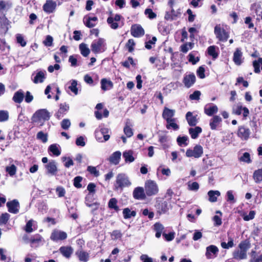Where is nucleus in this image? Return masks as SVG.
I'll return each mask as SVG.
<instances>
[{
	"label": "nucleus",
	"mask_w": 262,
	"mask_h": 262,
	"mask_svg": "<svg viewBox=\"0 0 262 262\" xmlns=\"http://www.w3.org/2000/svg\"><path fill=\"white\" fill-rule=\"evenodd\" d=\"M131 184L128 177L125 173H120L116 177L114 187L115 190H122L124 188L129 187Z\"/></svg>",
	"instance_id": "1"
},
{
	"label": "nucleus",
	"mask_w": 262,
	"mask_h": 262,
	"mask_svg": "<svg viewBox=\"0 0 262 262\" xmlns=\"http://www.w3.org/2000/svg\"><path fill=\"white\" fill-rule=\"evenodd\" d=\"M239 249L235 250L233 253V257L241 260L247 258V251L250 248V245L246 242H242L238 246Z\"/></svg>",
	"instance_id": "2"
},
{
	"label": "nucleus",
	"mask_w": 262,
	"mask_h": 262,
	"mask_svg": "<svg viewBox=\"0 0 262 262\" xmlns=\"http://www.w3.org/2000/svg\"><path fill=\"white\" fill-rule=\"evenodd\" d=\"M145 190L147 195L151 196L158 193L159 187L155 181L148 180L145 183Z\"/></svg>",
	"instance_id": "3"
},
{
	"label": "nucleus",
	"mask_w": 262,
	"mask_h": 262,
	"mask_svg": "<svg viewBox=\"0 0 262 262\" xmlns=\"http://www.w3.org/2000/svg\"><path fill=\"white\" fill-rule=\"evenodd\" d=\"M110 130L106 128H102L99 130H96L95 136L96 140L100 142L107 141L110 137L109 133Z\"/></svg>",
	"instance_id": "4"
},
{
	"label": "nucleus",
	"mask_w": 262,
	"mask_h": 262,
	"mask_svg": "<svg viewBox=\"0 0 262 262\" xmlns=\"http://www.w3.org/2000/svg\"><path fill=\"white\" fill-rule=\"evenodd\" d=\"M203 153V147L199 145L194 146L193 149H188L186 150V156L187 157H194L199 158L201 157Z\"/></svg>",
	"instance_id": "5"
},
{
	"label": "nucleus",
	"mask_w": 262,
	"mask_h": 262,
	"mask_svg": "<svg viewBox=\"0 0 262 262\" xmlns=\"http://www.w3.org/2000/svg\"><path fill=\"white\" fill-rule=\"evenodd\" d=\"M45 168L47 170V174L51 176L56 175L58 172L57 163L54 160L50 161L45 165Z\"/></svg>",
	"instance_id": "6"
},
{
	"label": "nucleus",
	"mask_w": 262,
	"mask_h": 262,
	"mask_svg": "<svg viewBox=\"0 0 262 262\" xmlns=\"http://www.w3.org/2000/svg\"><path fill=\"white\" fill-rule=\"evenodd\" d=\"M250 134L251 132L249 128L244 126H241L238 127L237 136L242 140H247L250 137Z\"/></svg>",
	"instance_id": "7"
},
{
	"label": "nucleus",
	"mask_w": 262,
	"mask_h": 262,
	"mask_svg": "<svg viewBox=\"0 0 262 262\" xmlns=\"http://www.w3.org/2000/svg\"><path fill=\"white\" fill-rule=\"evenodd\" d=\"M34 115L35 118L39 121H47L50 118L49 112L46 109H41L36 111Z\"/></svg>",
	"instance_id": "8"
},
{
	"label": "nucleus",
	"mask_w": 262,
	"mask_h": 262,
	"mask_svg": "<svg viewBox=\"0 0 262 262\" xmlns=\"http://www.w3.org/2000/svg\"><path fill=\"white\" fill-rule=\"evenodd\" d=\"M67 237V234L65 232L59 230H54L51 233L50 238L53 241L63 240Z\"/></svg>",
	"instance_id": "9"
},
{
	"label": "nucleus",
	"mask_w": 262,
	"mask_h": 262,
	"mask_svg": "<svg viewBox=\"0 0 262 262\" xmlns=\"http://www.w3.org/2000/svg\"><path fill=\"white\" fill-rule=\"evenodd\" d=\"M56 6V2L53 0H47L43 5V9L46 12L51 13L55 10Z\"/></svg>",
	"instance_id": "10"
},
{
	"label": "nucleus",
	"mask_w": 262,
	"mask_h": 262,
	"mask_svg": "<svg viewBox=\"0 0 262 262\" xmlns=\"http://www.w3.org/2000/svg\"><path fill=\"white\" fill-rule=\"evenodd\" d=\"M7 206L8 208V211L14 214L18 212L19 204L17 200H14L12 201L7 202Z\"/></svg>",
	"instance_id": "11"
},
{
	"label": "nucleus",
	"mask_w": 262,
	"mask_h": 262,
	"mask_svg": "<svg viewBox=\"0 0 262 262\" xmlns=\"http://www.w3.org/2000/svg\"><path fill=\"white\" fill-rule=\"evenodd\" d=\"M195 81V76L193 74L186 75L184 76L183 82L186 87H191Z\"/></svg>",
	"instance_id": "12"
},
{
	"label": "nucleus",
	"mask_w": 262,
	"mask_h": 262,
	"mask_svg": "<svg viewBox=\"0 0 262 262\" xmlns=\"http://www.w3.org/2000/svg\"><path fill=\"white\" fill-rule=\"evenodd\" d=\"M218 251V248L215 246L210 245L206 248V256L208 259L213 258L216 256Z\"/></svg>",
	"instance_id": "13"
},
{
	"label": "nucleus",
	"mask_w": 262,
	"mask_h": 262,
	"mask_svg": "<svg viewBox=\"0 0 262 262\" xmlns=\"http://www.w3.org/2000/svg\"><path fill=\"white\" fill-rule=\"evenodd\" d=\"M175 110L169 109L167 107L164 108L162 113V117L166 120V121L173 119L172 117L174 116Z\"/></svg>",
	"instance_id": "14"
},
{
	"label": "nucleus",
	"mask_w": 262,
	"mask_h": 262,
	"mask_svg": "<svg viewBox=\"0 0 262 262\" xmlns=\"http://www.w3.org/2000/svg\"><path fill=\"white\" fill-rule=\"evenodd\" d=\"M104 45V40L103 39H99L98 40H95L92 44V51L94 53L99 52L102 47Z\"/></svg>",
	"instance_id": "15"
},
{
	"label": "nucleus",
	"mask_w": 262,
	"mask_h": 262,
	"mask_svg": "<svg viewBox=\"0 0 262 262\" xmlns=\"http://www.w3.org/2000/svg\"><path fill=\"white\" fill-rule=\"evenodd\" d=\"M133 196L136 199H144L146 195L143 188L141 187H136L133 191Z\"/></svg>",
	"instance_id": "16"
},
{
	"label": "nucleus",
	"mask_w": 262,
	"mask_h": 262,
	"mask_svg": "<svg viewBox=\"0 0 262 262\" xmlns=\"http://www.w3.org/2000/svg\"><path fill=\"white\" fill-rule=\"evenodd\" d=\"M79 260L81 261L86 262L89 259V254L82 250H77L75 253Z\"/></svg>",
	"instance_id": "17"
},
{
	"label": "nucleus",
	"mask_w": 262,
	"mask_h": 262,
	"mask_svg": "<svg viewBox=\"0 0 262 262\" xmlns=\"http://www.w3.org/2000/svg\"><path fill=\"white\" fill-rule=\"evenodd\" d=\"M60 252L67 258H69L73 252V249L71 247L62 246L59 249Z\"/></svg>",
	"instance_id": "18"
},
{
	"label": "nucleus",
	"mask_w": 262,
	"mask_h": 262,
	"mask_svg": "<svg viewBox=\"0 0 262 262\" xmlns=\"http://www.w3.org/2000/svg\"><path fill=\"white\" fill-rule=\"evenodd\" d=\"M222 122V118L219 116H214L210 120L209 125L212 130H215L220 123Z\"/></svg>",
	"instance_id": "19"
},
{
	"label": "nucleus",
	"mask_w": 262,
	"mask_h": 262,
	"mask_svg": "<svg viewBox=\"0 0 262 262\" xmlns=\"http://www.w3.org/2000/svg\"><path fill=\"white\" fill-rule=\"evenodd\" d=\"M121 156V152L120 151H115L110 157L109 161L114 165H117L120 162Z\"/></svg>",
	"instance_id": "20"
},
{
	"label": "nucleus",
	"mask_w": 262,
	"mask_h": 262,
	"mask_svg": "<svg viewBox=\"0 0 262 262\" xmlns=\"http://www.w3.org/2000/svg\"><path fill=\"white\" fill-rule=\"evenodd\" d=\"M186 119L190 126H194L198 123V120L196 119V116H193L192 113L190 112L187 113L186 115Z\"/></svg>",
	"instance_id": "21"
},
{
	"label": "nucleus",
	"mask_w": 262,
	"mask_h": 262,
	"mask_svg": "<svg viewBox=\"0 0 262 262\" xmlns=\"http://www.w3.org/2000/svg\"><path fill=\"white\" fill-rule=\"evenodd\" d=\"M8 20L5 17L0 18V33H6L8 31Z\"/></svg>",
	"instance_id": "22"
},
{
	"label": "nucleus",
	"mask_w": 262,
	"mask_h": 262,
	"mask_svg": "<svg viewBox=\"0 0 262 262\" xmlns=\"http://www.w3.org/2000/svg\"><path fill=\"white\" fill-rule=\"evenodd\" d=\"M24 97L25 95L23 91L19 90L14 93L12 99L15 103H20Z\"/></svg>",
	"instance_id": "23"
},
{
	"label": "nucleus",
	"mask_w": 262,
	"mask_h": 262,
	"mask_svg": "<svg viewBox=\"0 0 262 262\" xmlns=\"http://www.w3.org/2000/svg\"><path fill=\"white\" fill-rule=\"evenodd\" d=\"M242 52L239 49H236L233 54V61L236 65H240L242 62Z\"/></svg>",
	"instance_id": "24"
},
{
	"label": "nucleus",
	"mask_w": 262,
	"mask_h": 262,
	"mask_svg": "<svg viewBox=\"0 0 262 262\" xmlns=\"http://www.w3.org/2000/svg\"><path fill=\"white\" fill-rule=\"evenodd\" d=\"M133 151L131 150H126L123 152V157L126 163H132L135 161L133 157Z\"/></svg>",
	"instance_id": "25"
},
{
	"label": "nucleus",
	"mask_w": 262,
	"mask_h": 262,
	"mask_svg": "<svg viewBox=\"0 0 262 262\" xmlns=\"http://www.w3.org/2000/svg\"><path fill=\"white\" fill-rule=\"evenodd\" d=\"M221 195V193L218 190H210L208 192L209 201L210 202H215L217 201V198Z\"/></svg>",
	"instance_id": "26"
},
{
	"label": "nucleus",
	"mask_w": 262,
	"mask_h": 262,
	"mask_svg": "<svg viewBox=\"0 0 262 262\" xmlns=\"http://www.w3.org/2000/svg\"><path fill=\"white\" fill-rule=\"evenodd\" d=\"M113 82L105 78L102 79L101 80V88L103 91H106L113 88Z\"/></svg>",
	"instance_id": "27"
},
{
	"label": "nucleus",
	"mask_w": 262,
	"mask_h": 262,
	"mask_svg": "<svg viewBox=\"0 0 262 262\" xmlns=\"http://www.w3.org/2000/svg\"><path fill=\"white\" fill-rule=\"evenodd\" d=\"M202 131V128L199 126H196L194 128H190L189 129V133L192 139L197 138L199 134H200Z\"/></svg>",
	"instance_id": "28"
},
{
	"label": "nucleus",
	"mask_w": 262,
	"mask_h": 262,
	"mask_svg": "<svg viewBox=\"0 0 262 262\" xmlns=\"http://www.w3.org/2000/svg\"><path fill=\"white\" fill-rule=\"evenodd\" d=\"M97 20L98 18L97 17L84 18L85 24L89 28H92L94 27L96 25Z\"/></svg>",
	"instance_id": "29"
},
{
	"label": "nucleus",
	"mask_w": 262,
	"mask_h": 262,
	"mask_svg": "<svg viewBox=\"0 0 262 262\" xmlns=\"http://www.w3.org/2000/svg\"><path fill=\"white\" fill-rule=\"evenodd\" d=\"M253 178L256 183H259L262 181V169H258L254 171Z\"/></svg>",
	"instance_id": "30"
},
{
	"label": "nucleus",
	"mask_w": 262,
	"mask_h": 262,
	"mask_svg": "<svg viewBox=\"0 0 262 262\" xmlns=\"http://www.w3.org/2000/svg\"><path fill=\"white\" fill-rule=\"evenodd\" d=\"M69 107L68 105L66 104H61L58 111L56 113V117L58 119H60L63 116V114L69 110Z\"/></svg>",
	"instance_id": "31"
},
{
	"label": "nucleus",
	"mask_w": 262,
	"mask_h": 262,
	"mask_svg": "<svg viewBox=\"0 0 262 262\" xmlns=\"http://www.w3.org/2000/svg\"><path fill=\"white\" fill-rule=\"evenodd\" d=\"M238 160L240 162H244L247 164H250L252 162L251 156L249 153L244 152L242 156L238 158Z\"/></svg>",
	"instance_id": "32"
},
{
	"label": "nucleus",
	"mask_w": 262,
	"mask_h": 262,
	"mask_svg": "<svg viewBox=\"0 0 262 262\" xmlns=\"http://www.w3.org/2000/svg\"><path fill=\"white\" fill-rule=\"evenodd\" d=\"M45 79V72L39 71L36 74L34 79V82L37 83H41Z\"/></svg>",
	"instance_id": "33"
},
{
	"label": "nucleus",
	"mask_w": 262,
	"mask_h": 262,
	"mask_svg": "<svg viewBox=\"0 0 262 262\" xmlns=\"http://www.w3.org/2000/svg\"><path fill=\"white\" fill-rule=\"evenodd\" d=\"M262 70V58H259L257 60H255L253 62V66L254 68V72L256 73H259L260 72V66Z\"/></svg>",
	"instance_id": "34"
},
{
	"label": "nucleus",
	"mask_w": 262,
	"mask_h": 262,
	"mask_svg": "<svg viewBox=\"0 0 262 262\" xmlns=\"http://www.w3.org/2000/svg\"><path fill=\"white\" fill-rule=\"evenodd\" d=\"M154 229L156 231V237L159 238L161 236L164 229L163 226L159 223H157L154 225Z\"/></svg>",
	"instance_id": "35"
},
{
	"label": "nucleus",
	"mask_w": 262,
	"mask_h": 262,
	"mask_svg": "<svg viewBox=\"0 0 262 262\" xmlns=\"http://www.w3.org/2000/svg\"><path fill=\"white\" fill-rule=\"evenodd\" d=\"M218 111V108L216 105H213L209 107L205 108V113L208 116H211L213 114H215Z\"/></svg>",
	"instance_id": "36"
},
{
	"label": "nucleus",
	"mask_w": 262,
	"mask_h": 262,
	"mask_svg": "<svg viewBox=\"0 0 262 262\" xmlns=\"http://www.w3.org/2000/svg\"><path fill=\"white\" fill-rule=\"evenodd\" d=\"M123 214L125 219H129L132 216H135L136 215V213L135 211H131L128 208L124 209Z\"/></svg>",
	"instance_id": "37"
},
{
	"label": "nucleus",
	"mask_w": 262,
	"mask_h": 262,
	"mask_svg": "<svg viewBox=\"0 0 262 262\" xmlns=\"http://www.w3.org/2000/svg\"><path fill=\"white\" fill-rule=\"evenodd\" d=\"M79 49L81 51V54L85 57H86L90 52L89 49L84 43H81L80 45Z\"/></svg>",
	"instance_id": "38"
},
{
	"label": "nucleus",
	"mask_w": 262,
	"mask_h": 262,
	"mask_svg": "<svg viewBox=\"0 0 262 262\" xmlns=\"http://www.w3.org/2000/svg\"><path fill=\"white\" fill-rule=\"evenodd\" d=\"M208 53L211 56L213 59H215L218 56V53L216 51V47L214 46H210L207 49Z\"/></svg>",
	"instance_id": "39"
},
{
	"label": "nucleus",
	"mask_w": 262,
	"mask_h": 262,
	"mask_svg": "<svg viewBox=\"0 0 262 262\" xmlns=\"http://www.w3.org/2000/svg\"><path fill=\"white\" fill-rule=\"evenodd\" d=\"M188 189L191 191H196L199 189V184L198 182H194L191 183L190 182H188Z\"/></svg>",
	"instance_id": "40"
},
{
	"label": "nucleus",
	"mask_w": 262,
	"mask_h": 262,
	"mask_svg": "<svg viewBox=\"0 0 262 262\" xmlns=\"http://www.w3.org/2000/svg\"><path fill=\"white\" fill-rule=\"evenodd\" d=\"M175 119L169 120L167 122L166 128L170 129L172 128L174 130H177L179 129V125L174 122Z\"/></svg>",
	"instance_id": "41"
},
{
	"label": "nucleus",
	"mask_w": 262,
	"mask_h": 262,
	"mask_svg": "<svg viewBox=\"0 0 262 262\" xmlns=\"http://www.w3.org/2000/svg\"><path fill=\"white\" fill-rule=\"evenodd\" d=\"M16 169V167L14 164H12L10 166H7L6 167V171L10 176H13L15 174Z\"/></svg>",
	"instance_id": "42"
},
{
	"label": "nucleus",
	"mask_w": 262,
	"mask_h": 262,
	"mask_svg": "<svg viewBox=\"0 0 262 262\" xmlns=\"http://www.w3.org/2000/svg\"><path fill=\"white\" fill-rule=\"evenodd\" d=\"M10 218V215L8 213H3L0 215V225L6 224Z\"/></svg>",
	"instance_id": "43"
},
{
	"label": "nucleus",
	"mask_w": 262,
	"mask_h": 262,
	"mask_svg": "<svg viewBox=\"0 0 262 262\" xmlns=\"http://www.w3.org/2000/svg\"><path fill=\"white\" fill-rule=\"evenodd\" d=\"M250 262H262V254L258 256H256L255 251L251 252V259Z\"/></svg>",
	"instance_id": "44"
},
{
	"label": "nucleus",
	"mask_w": 262,
	"mask_h": 262,
	"mask_svg": "<svg viewBox=\"0 0 262 262\" xmlns=\"http://www.w3.org/2000/svg\"><path fill=\"white\" fill-rule=\"evenodd\" d=\"M117 201L115 198H112L108 202V207L110 208L114 209L115 210L118 211L119 208L117 205Z\"/></svg>",
	"instance_id": "45"
},
{
	"label": "nucleus",
	"mask_w": 262,
	"mask_h": 262,
	"mask_svg": "<svg viewBox=\"0 0 262 262\" xmlns=\"http://www.w3.org/2000/svg\"><path fill=\"white\" fill-rule=\"evenodd\" d=\"M11 7V4L8 2L0 1V11L8 9Z\"/></svg>",
	"instance_id": "46"
},
{
	"label": "nucleus",
	"mask_w": 262,
	"mask_h": 262,
	"mask_svg": "<svg viewBox=\"0 0 262 262\" xmlns=\"http://www.w3.org/2000/svg\"><path fill=\"white\" fill-rule=\"evenodd\" d=\"M9 118V113L7 111H0V122L7 121Z\"/></svg>",
	"instance_id": "47"
},
{
	"label": "nucleus",
	"mask_w": 262,
	"mask_h": 262,
	"mask_svg": "<svg viewBox=\"0 0 262 262\" xmlns=\"http://www.w3.org/2000/svg\"><path fill=\"white\" fill-rule=\"evenodd\" d=\"M255 211L253 210H251L249 212V214H246L245 213L243 214V219L246 221H248L249 220L253 219L255 216Z\"/></svg>",
	"instance_id": "48"
},
{
	"label": "nucleus",
	"mask_w": 262,
	"mask_h": 262,
	"mask_svg": "<svg viewBox=\"0 0 262 262\" xmlns=\"http://www.w3.org/2000/svg\"><path fill=\"white\" fill-rule=\"evenodd\" d=\"M49 149L54 155L58 156L60 155V151L59 150L57 146L55 144L50 145Z\"/></svg>",
	"instance_id": "49"
},
{
	"label": "nucleus",
	"mask_w": 262,
	"mask_h": 262,
	"mask_svg": "<svg viewBox=\"0 0 262 262\" xmlns=\"http://www.w3.org/2000/svg\"><path fill=\"white\" fill-rule=\"evenodd\" d=\"M62 160L63 162H64V165L67 168L74 164L73 160L70 157H62Z\"/></svg>",
	"instance_id": "50"
},
{
	"label": "nucleus",
	"mask_w": 262,
	"mask_h": 262,
	"mask_svg": "<svg viewBox=\"0 0 262 262\" xmlns=\"http://www.w3.org/2000/svg\"><path fill=\"white\" fill-rule=\"evenodd\" d=\"M131 33H143L144 30L140 25H135L132 27Z\"/></svg>",
	"instance_id": "51"
},
{
	"label": "nucleus",
	"mask_w": 262,
	"mask_h": 262,
	"mask_svg": "<svg viewBox=\"0 0 262 262\" xmlns=\"http://www.w3.org/2000/svg\"><path fill=\"white\" fill-rule=\"evenodd\" d=\"M193 47V43L191 42L186 43L181 46V51L184 53H186L190 49Z\"/></svg>",
	"instance_id": "52"
},
{
	"label": "nucleus",
	"mask_w": 262,
	"mask_h": 262,
	"mask_svg": "<svg viewBox=\"0 0 262 262\" xmlns=\"http://www.w3.org/2000/svg\"><path fill=\"white\" fill-rule=\"evenodd\" d=\"M77 84V81L76 80H73L72 81L71 85L69 87V89L75 95H77L78 94Z\"/></svg>",
	"instance_id": "53"
},
{
	"label": "nucleus",
	"mask_w": 262,
	"mask_h": 262,
	"mask_svg": "<svg viewBox=\"0 0 262 262\" xmlns=\"http://www.w3.org/2000/svg\"><path fill=\"white\" fill-rule=\"evenodd\" d=\"M56 192L58 196L61 198L64 196L66 194V190L63 187L61 186H58L56 188Z\"/></svg>",
	"instance_id": "54"
},
{
	"label": "nucleus",
	"mask_w": 262,
	"mask_h": 262,
	"mask_svg": "<svg viewBox=\"0 0 262 262\" xmlns=\"http://www.w3.org/2000/svg\"><path fill=\"white\" fill-rule=\"evenodd\" d=\"M37 138L40 140L43 143L47 141V135L43 133L42 132H39L37 135Z\"/></svg>",
	"instance_id": "55"
},
{
	"label": "nucleus",
	"mask_w": 262,
	"mask_h": 262,
	"mask_svg": "<svg viewBox=\"0 0 262 262\" xmlns=\"http://www.w3.org/2000/svg\"><path fill=\"white\" fill-rule=\"evenodd\" d=\"M71 125V122L70 120L65 119H63L61 122V127L63 129H68Z\"/></svg>",
	"instance_id": "56"
},
{
	"label": "nucleus",
	"mask_w": 262,
	"mask_h": 262,
	"mask_svg": "<svg viewBox=\"0 0 262 262\" xmlns=\"http://www.w3.org/2000/svg\"><path fill=\"white\" fill-rule=\"evenodd\" d=\"M156 41L157 38L156 37H153L151 40H149L146 42L145 48L148 50L151 49L152 48V45H155Z\"/></svg>",
	"instance_id": "57"
},
{
	"label": "nucleus",
	"mask_w": 262,
	"mask_h": 262,
	"mask_svg": "<svg viewBox=\"0 0 262 262\" xmlns=\"http://www.w3.org/2000/svg\"><path fill=\"white\" fill-rule=\"evenodd\" d=\"M233 240L232 238H230V240L226 243L225 242H222L221 243V246L222 248L224 249H229V248H231L233 246Z\"/></svg>",
	"instance_id": "58"
},
{
	"label": "nucleus",
	"mask_w": 262,
	"mask_h": 262,
	"mask_svg": "<svg viewBox=\"0 0 262 262\" xmlns=\"http://www.w3.org/2000/svg\"><path fill=\"white\" fill-rule=\"evenodd\" d=\"M135 45L134 40L132 39H130L128 40L126 46L128 48V50L129 52H132L134 50V47Z\"/></svg>",
	"instance_id": "59"
},
{
	"label": "nucleus",
	"mask_w": 262,
	"mask_h": 262,
	"mask_svg": "<svg viewBox=\"0 0 262 262\" xmlns=\"http://www.w3.org/2000/svg\"><path fill=\"white\" fill-rule=\"evenodd\" d=\"M82 179V177L79 176L75 177L74 179V185L77 188H81L82 185L80 184V182H81Z\"/></svg>",
	"instance_id": "60"
},
{
	"label": "nucleus",
	"mask_w": 262,
	"mask_h": 262,
	"mask_svg": "<svg viewBox=\"0 0 262 262\" xmlns=\"http://www.w3.org/2000/svg\"><path fill=\"white\" fill-rule=\"evenodd\" d=\"M53 40V37L50 35H48L43 42L46 46L50 47L52 45Z\"/></svg>",
	"instance_id": "61"
},
{
	"label": "nucleus",
	"mask_w": 262,
	"mask_h": 262,
	"mask_svg": "<svg viewBox=\"0 0 262 262\" xmlns=\"http://www.w3.org/2000/svg\"><path fill=\"white\" fill-rule=\"evenodd\" d=\"M33 226L32 221L30 220L27 223L26 226L24 228V230L27 233H31L33 229L32 228V227Z\"/></svg>",
	"instance_id": "62"
},
{
	"label": "nucleus",
	"mask_w": 262,
	"mask_h": 262,
	"mask_svg": "<svg viewBox=\"0 0 262 262\" xmlns=\"http://www.w3.org/2000/svg\"><path fill=\"white\" fill-rule=\"evenodd\" d=\"M188 140V137L186 136L184 137H179L177 138V142L180 145H182V144H185L187 145V143H186Z\"/></svg>",
	"instance_id": "63"
},
{
	"label": "nucleus",
	"mask_w": 262,
	"mask_h": 262,
	"mask_svg": "<svg viewBox=\"0 0 262 262\" xmlns=\"http://www.w3.org/2000/svg\"><path fill=\"white\" fill-rule=\"evenodd\" d=\"M124 133L128 138L132 137L133 135L132 129L127 125L124 128Z\"/></svg>",
	"instance_id": "64"
}]
</instances>
